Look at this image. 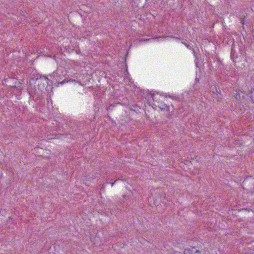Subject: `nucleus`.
<instances>
[{
    "label": "nucleus",
    "mask_w": 254,
    "mask_h": 254,
    "mask_svg": "<svg viewBox=\"0 0 254 254\" xmlns=\"http://www.w3.org/2000/svg\"><path fill=\"white\" fill-rule=\"evenodd\" d=\"M47 80H48V78L46 76H43V77L40 78L39 81L41 82V83H42L43 81H46Z\"/></svg>",
    "instance_id": "obj_5"
},
{
    "label": "nucleus",
    "mask_w": 254,
    "mask_h": 254,
    "mask_svg": "<svg viewBox=\"0 0 254 254\" xmlns=\"http://www.w3.org/2000/svg\"><path fill=\"white\" fill-rule=\"evenodd\" d=\"M233 51H231V59L233 60V61H234V55H233Z\"/></svg>",
    "instance_id": "obj_7"
},
{
    "label": "nucleus",
    "mask_w": 254,
    "mask_h": 254,
    "mask_svg": "<svg viewBox=\"0 0 254 254\" xmlns=\"http://www.w3.org/2000/svg\"><path fill=\"white\" fill-rule=\"evenodd\" d=\"M210 91L213 93H216L218 92L217 87L215 86H211L210 87Z\"/></svg>",
    "instance_id": "obj_4"
},
{
    "label": "nucleus",
    "mask_w": 254,
    "mask_h": 254,
    "mask_svg": "<svg viewBox=\"0 0 254 254\" xmlns=\"http://www.w3.org/2000/svg\"><path fill=\"white\" fill-rule=\"evenodd\" d=\"M184 254H201L199 251L194 248L186 249L184 251Z\"/></svg>",
    "instance_id": "obj_1"
},
{
    "label": "nucleus",
    "mask_w": 254,
    "mask_h": 254,
    "mask_svg": "<svg viewBox=\"0 0 254 254\" xmlns=\"http://www.w3.org/2000/svg\"><path fill=\"white\" fill-rule=\"evenodd\" d=\"M123 197H124L125 198H126V197H127V195H123Z\"/></svg>",
    "instance_id": "obj_12"
},
{
    "label": "nucleus",
    "mask_w": 254,
    "mask_h": 254,
    "mask_svg": "<svg viewBox=\"0 0 254 254\" xmlns=\"http://www.w3.org/2000/svg\"><path fill=\"white\" fill-rule=\"evenodd\" d=\"M240 20H241V23H242V24L243 25H244V18H242V17H241V18H240Z\"/></svg>",
    "instance_id": "obj_8"
},
{
    "label": "nucleus",
    "mask_w": 254,
    "mask_h": 254,
    "mask_svg": "<svg viewBox=\"0 0 254 254\" xmlns=\"http://www.w3.org/2000/svg\"><path fill=\"white\" fill-rule=\"evenodd\" d=\"M150 40V39H144L143 41H149Z\"/></svg>",
    "instance_id": "obj_10"
},
{
    "label": "nucleus",
    "mask_w": 254,
    "mask_h": 254,
    "mask_svg": "<svg viewBox=\"0 0 254 254\" xmlns=\"http://www.w3.org/2000/svg\"><path fill=\"white\" fill-rule=\"evenodd\" d=\"M253 89L252 88L251 90H249V91L248 92V94H252V93H253Z\"/></svg>",
    "instance_id": "obj_9"
},
{
    "label": "nucleus",
    "mask_w": 254,
    "mask_h": 254,
    "mask_svg": "<svg viewBox=\"0 0 254 254\" xmlns=\"http://www.w3.org/2000/svg\"><path fill=\"white\" fill-rule=\"evenodd\" d=\"M116 181H115L114 182H113V183H111V186H113V185H114V184L115 183Z\"/></svg>",
    "instance_id": "obj_11"
},
{
    "label": "nucleus",
    "mask_w": 254,
    "mask_h": 254,
    "mask_svg": "<svg viewBox=\"0 0 254 254\" xmlns=\"http://www.w3.org/2000/svg\"><path fill=\"white\" fill-rule=\"evenodd\" d=\"M158 107H159L160 109H161L162 110H165V109H167L168 108V107L166 105H165V104H163L162 103H161L160 104V105H158Z\"/></svg>",
    "instance_id": "obj_3"
},
{
    "label": "nucleus",
    "mask_w": 254,
    "mask_h": 254,
    "mask_svg": "<svg viewBox=\"0 0 254 254\" xmlns=\"http://www.w3.org/2000/svg\"><path fill=\"white\" fill-rule=\"evenodd\" d=\"M251 99L252 101L254 103V94L251 95L250 96Z\"/></svg>",
    "instance_id": "obj_6"
},
{
    "label": "nucleus",
    "mask_w": 254,
    "mask_h": 254,
    "mask_svg": "<svg viewBox=\"0 0 254 254\" xmlns=\"http://www.w3.org/2000/svg\"><path fill=\"white\" fill-rule=\"evenodd\" d=\"M235 98L241 102H242L244 99V94L242 91L239 89H237L236 90V94L235 95Z\"/></svg>",
    "instance_id": "obj_2"
}]
</instances>
